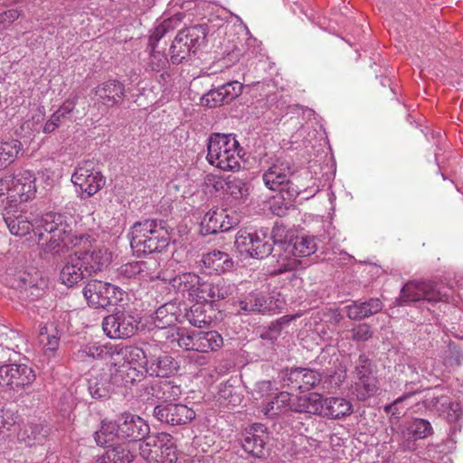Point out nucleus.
<instances>
[{
	"label": "nucleus",
	"instance_id": "obj_28",
	"mask_svg": "<svg viewBox=\"0 0 463 463\" xmlns=\"http://www.w3.org/2000/svg\"><path fill=\"white\" fill-rule=\"evenodd\" d=\"M117 350L116 345L90 343L82 347L79 354L80 358L108 361L117 366L119 364V359L116 357Z\"/></svg>",
	"mask_w": 463,
	"mask_h": 463
},
{
	"label": "nucleus",
	"instance_id": "obj_51",
	"mask_svg": "<svg viewBox=\"0 0 463 463\" xmlns=\"http://www.w3.org/2000/svg\"><path fill=\"white\" fill-rule=\"evenodd\" d=\"M174 308L173 305H164L156 309L154 316V324L158 328H165L172 326L176 317L170 309Z\"/></svg>",
	"mask_w": 463,
	"mask_h": 463
},
{
	"label": "nucleus",
	"instance_id": "obj_8",
	"mask_svg": "<svg viewBox=\"0 0 463 463\" xmlns=\"http://www.w3.org/2000/svg\"><path fill=\"white\" fill-rule=\"evenodd\" d=\"M72 184L78 188L82 199L97 194L105 184V177L96 168L93 161H83L78 165L71 175Z\"/></svg>",
	"mask_w": 463,
	"mask_h": 463
},
{
	"label": "nucleus",
	"instance_id": "obj_4",
	"mask_svg": "<svg viewBox=\"0 0 463 463\" xmlns=\"http://www.w3.org/2000/svg\"><path fill=\"white\" fill-rule=\"evenodd\" d=\"M234 244L238 250L250 257L262 260L271 254L275 241L268 228L258 230H240L235 236Z\"/></svg>",
	"mask_w": 463,
	"mask_h": 463
},
{
	"label": "nucleus",
	"instance_id": "obj_61",
	"mask_svg": "<svg viewBox=\"0 0 463 463\" xmlns=\"http://www.w3.org/2000/svg\"><path fill=\"white\" fill-rule=\"evenodd\" d=\"M286 195H282V198L274 199L270 202L269 209L271 213L277 216H285L288 210L293 206L290 203H286Z\"/></svg>",
	"mask_w": 463,
	"mask_h": 463
},
{
	"label": "nucleus",
	"instance_id": "obj_19",
	"mask_svg": "<svg viewBox=\"0 0 463 463\" xmlns=\"http://www.w3.org/2000/svg\"><path fill=\"white\" fill-rule=\"evenodd\" d=\"M433 432L430 422L425 419L415 418L407 426L406 430L401 434L399 449L402 451H411L415 449V440L425 439Z\"/></svg>",
	"mask_w": 463,
	"mask_h": 463
},
{
	"label": "nucleus",
	"instance_id": "obj_47",
	"mask_svg": "<svg viewBox=\"0 0 463 463\" xmlns=\"http://www.w3.org/2000/svg\"><path fill=\"white\" fill-rule=\"evenodd\" d=\"M378 390L376 377H365L356 379L354 383V391L357 399L360 401H365L369 397L373 396Z\"/></svg>",
	"mask_w": 463,
	"mask_h": 463
},
{
	"label": "nucleus",
	"instance_id": "obj_14",
	"mask_svg": "<svg viewBox=\"0 0 463 463\" xmlns=\"http://www.w3.org/2000/svg\"><path fill=\"white\" fill-rule=\"evenodd\" d=\"M159 279L168 281L171 288L183 298L199 301L203 281L195 273L184 272L173 278H166L161 272Z\"/></svg>",
	"mask_w": 463,
	"mask_h": 463
},
{
	"label": "nucleus",
	"instance_id": "obj_18",
	"mask_svg": "<svg viewBox=\"0 0 463 463\" xmlns=\"http://www.w3.org/2000/svg\"><path fill=\"white\" fill-rule=\"evenodd\" d=\"M282 305L279 298L260 292L250 293L239 301L241 310L246 313H275L282 308Z\"/></svg>",
	"mask_w": 463,
	"mask_h": 463
},
{
	"label": "nucleus",
	"instance_id": "obj_16",
	"mask_svg": "<svg viewBox=\"0 0 463 463\" xmlns=\"http://www.w3.org/2000/svg\"><path fill=\"white\" fill-rule=\"evenodd\" d=\"M317 191L318 189L315 187V182L307 171L294 169L288 184L285 188L284 195L288 201H293L299 195H302L303 200H308L315 196Z\"/></svg>",
	"mask_w": 463,
	"mask_h": 463
},
{
	"label": "nucleus",
	"instance_id": "obj_7",
	"mask_svg": "<svg viewBox=\"0 0 463 463\" xmlns=\"http://www.w3.org/2000/svg\"><path fill=\"white\" fill-rule=\"evenodd\" d=\"M206 38V30L196 25L181 30L170 46V60L174 64L181 63L202 45Z\"/></svg>",
	"mask_w": 463,
	"mask_h": 463
},
{
	"label": "nucleus",
	"instance_id": "obj_30",
	"mask_svg": "<svg viewBox=\"0 0 463 463\" xmlns=\"http://www.w3.org/2000/svg\"><path fill=\"white\" fill-rule=\"evenodd\" d=\"M323 406L324 398L317 392H312L293 400L291 411L322 416Z\"/></svg>",
	"mask_w": 463,
	"mask_h": 463
},
{
	"label": "nucleus",
	"instance_id": "obj_36",
	"mask_svg": "<svg viewBox=\"0 0 463 463\" xmlns=\"http://www.w3.org/2000/svg\"><path fill=\"white\" fill-rule=\"evenodd\" d=\"M10 383L9 388L19 390L28 386L35 380V374L33 369L25 364H10Z\"/></svg>",
	"mask_w": 463,
	"mask_h": 463
},
{
	"label": "nucleus",
	"instance_id": "obj_34",
	"mask_svg": "<svg viewBox=\"0 0 463 463\" xmlns=\"http://www.w3.org/2000/svg\"><path fill=\"white\" fill-rule=\"evenodd\" d=\"M77 252L80 260H84L85 269L90 276L101 270L110 260V254L104 248L95 249L92 251Z\"/></svg>",
	"mask_w": 463,
	"mask_h": 463
},
{
	"label": "nucleus",
	"instance_id": "obj_39",
	"mask_svg": "<svg viewBox=\"0 0 463 463\" xmlns=\"http://www.w3.org/2000/svg\"><path fill=\"white\" fill-rule=\"evenodd\" d=\"M118 419L115 421L102 420L100 422L99 430L94 432V439L98 446H107L112 442L116 438L119 439V428Z\"/></svg>",
	"mask_w": 463,
	"mask_h": 463
},
{
	"label": "nucleus",
	"instance_id": "obj_22",
	"mask_svg": "<svg viewBox=\"0 0 463 463\" xmlns=\"http://www.w3.org/2000/svg\"><path fill=\"white\" fill-rule=\"evenodd\" d=\"M269 439L265 426L254 424L245 432L241 440V446L245 452L255 458H261L264 455L265 446Z\"/></svg>",
	"mask_w": 463,
	"mask_h": 463
},
{
	"label": "nucleus",
	"instance_id": "obj_43",
	"mask_svg": "<svg viewBox=\"0 0 463 463\" xmlns=\"http://www.w3.org/2000/svg\"><path fill=\"white\" fill-rule=\"evenodd\" d=\"M203 302L196 301L185 314L189 323L198 328H203L212 322V317L206 314L205 305Z\"/></svg>",
	"mask_w": 463,
	"mask_h": 463
},
{
	"label": "nucleus",
	"instance_id": "obj_56",
	"mask_svg": "<svg viewBox=\"0 0 463 463\" xmlns=\"http://www.w3.org/2000/svg\"><path fill=\"white\" fill-rule=\"evenodd\" d=\"M202 103L210 108H215L226 103L224 97H222L221 86L209 90L205 95H203L202 98Z\"/></svg>",
	"mask_w": 463,
	"mask_h": 463
},
{
	"label": "nucleus",
	"instance_id": "obj_26",
	"mask_svg": "<svg viewBox=\"0 0 463 463\" xmlns=\"http://www.w3.org/2000/svg\"><path fill=\"white\" fill-rule=\"evenodd\" d=\"M286 381L292 388L305 392L314 388L321 382V374L311 369L297 367L289 371Z\"/></svg>",
	"mask_w": 463,
	"mask_h": 463
},
{
	"label": "nucleus",
	"instance_id": "obj_1",
	"mask_svg": "<svg viewBox=\"0 0 463 463\" xmlns=\"http://www.w3.org/2000/svg\"><path fill=\"white\" fill-rule=\"evenodd\" d=\"M130 246L137 253L150 254L165 249L170 236L163 220L145 219L130 229Z\"/></svg>",
	"mask_w": 463,
	"mask_h": 463
},
{
	"label": "nucleus",
	"instance_id": "obj_63",
	"mask_svg": "<svg viewBox=\"0 0 463 463\" xmlns=\"http://www.w3.org/2000/svg\"><path fill=\"white\" fill-rule=\"evenodd\" d=\"M172 439L171 435L166 433H161L158 435H153V436H146L144 439V444L146 447L152 448V447H160L164 446L165 442H170Z\"/></svg>",
	"mask_w": 463,
	"mask_h": 463
},
{
	"label": "nucleus",
	"instance_id": "obj_24",
	"mask_svg": "<svg viewBox=\"0 0 463 463\" xmlns=\"http://www.w3.org/2000/svg\"><path fill=\"white\" fill-rule=\"evenodd\" d=\"M178 365L175 360L166 353L160 352L158 354L149 352L146 373L155 377H168L177 371Z\"/></svg>",
	"mask_w": 463,
	"mask_h": 463
},
{
	"label": "nucleus",
	"instance_id": "obj_20",
	"mask_svg": "<svg viewBox=\"0 0 463 463\" xmlns=\"http://www.w3.org/2000/svg\"><path fill=\"white\" fill-rule=\"evenodd\" d=\"M157 261L151 259L146 261H133L122 264L117 270L119 279H156L161 278V271H156Z\"/></svg>",
	"mask_w": 463,
	"mask_h": 463
},
{
	"label": "nucleus",
	"instance_id": "obj_55",
	"mask_svg": "<svg viewBox=\"0 0 463 463\" xmlns=\"http://www.w3.org/2000/svg\"><path fill=\"white\" fill-rule=\"evenodd\" d=\"M25 433L29 439V445L32 446L35 443H42L48 434V430L40 424H32L25 430Z\"/></svg>",
	"mask_w": 463,
	"mask_h": 463
},
{
	"label": "nucleus",
	"instance_id": "obj_17",
	"mask_svg": "<svg viewBox=\"0 0 463 463\" xmlns=\"http://www.w3.org/2000/svg\"><path fill=\"white\" fill-rule=\"evenodd\" d=\"M118 365L110 374L118 392L126 395L132 390V386L144 380L146 375V370L128 364H118Z\"/></svg>",
	"mask_w": 463,
	"mask_h": 463
},
{
	"label": "nucleus",
	"instance_id": "obj_44",
	"mask_svg": "<svg viewBox=\"0 0 463 463\" xmlns=\"http://www.w3.org/2000/svg\"><path fill=\"white\" fill-rule=\"evenodd\" d=\"M22 144L16 139L4 141L0 143V168H6L10 164L14 162L19 152L21 151Z\"/></svg>",
	"mask_w": 463,
	"mask_h": 463
},
{
	"label": "nucleus",
	"instance_id": "obj_60",
	"mask_svg": "<svg viewBox=\"0 0 463 463\" xmlns=\"http://www.w3.org/2000/svg\"><path fill=\"white\" fill-rule=\"evenodd\" d=\"M351 339L356 342H365L373 335V331L368 324H359L351 330Z\"/></svg>",
	"mask_w": 463,
	"mask_h": 463
},
{
	"label": "nucleus",
	"instance_id": "obj_50",
	"mask_svg": "<svg viewBox=\"0 0 463 463\" xmlns=\"http://www.w3.org/2000/svg\"><path fill=\"white\" fill-rule=\"evenodd\" d=\"M226 193L234 199H244L249 195L248 184L237 177H229L226 181Z\"/></svg>",
	"mask_w": 463,
	"mask_h": 463
},
{
	"label": "nucleus",
	"instance_id": "obj_48",
	"mask_svg": "<svg viewBox=\"0 0 463 463\" xmlns=\"http://www.w3.org/2000/svg\"><path fill=\"white\" fill-rule=\"evenodd\" d=\"M200 457H194L192 458H179L176 448L173 443L165 442L161 448V463H200Z\"/></svg>",
	"mask_w": 463,
	"mask_h": 463
},
{
	"label": "nucleus",
	"instance_id": "obj_58",
	"mask_svg": "<svg viewBox=\"0 0 463 463\" xmlns=\"http://www.w3.org/2000/svg\"><path fill=\"white\" fill-rule=\"evenodd\" d=\"M163 391L162 402L167 403H172L173 401L179 399L182 393L180 386L175 384L172 381H164Z\"/></svg>",
	"mask_w": 463,
	"mask_h": 463
},
{
	"label": "nucleus",
	"instance_id": "obj_41",
	"mask_svg": "<svg viewBox=\"0 0 463 463\" xmlns=\"http://www.w3.org/2000/svg\"><path fill=\"white\" fill-rule=\"evenodd\" d=\"M291 395L288 392L278 393L265 407V414L269 417L279 415L286 411H291Z\"/></svg>",
	"mask_w": 463,
	"mask_h": 463
},
{
	"label": "nucleus",
	"instance_id": "obj_6",
	"mask_svg": "<svg viewBox=\"0 0 463 463\" xmlns=\"http://www.w3.org/2000/svg\"><path fill=\"white\" fill-rule=\"evenodd\" d=\"M83 295L89 306L94 308H107L122 303L127 293L110 283L90 280L84 287Z\"/></svg>",
	"mask_w": 463,
	"mask_h": 463
},
{
	"label": "nucleus",
	"instance_id": "obj_38",
	"mask_svg": "<svg viewBox=\"0 0 463 463\" xmlns=\"http://www.w3.org/2000/svg\"><path fill=\"white\" fill-rule=\"evenodd\" d=\"M76 106V100L67 99L65 100L59 109L51 116V118L45 122L43 126L44 133H52L61 124L68 118L70 114L74 110Z\"/></svg>",
	"mask_w": 463,
	"mask_h": 463
},
{
	"label": "nucleus",
	"instance_id": "obj_23",
	"mask_svg": "<svg viewBox=\"0 0 463 463\" xmlns=\"http://www.w3.org/2000/svg\"><path fill=\"white\" fill-rule=\"evenodd\" d=\"M383 307V304L380 298H372L352 301L344 307V310L349 319L360 321L379 313Z\"/></svg>",
	"mask_w": 463,
	"mask_h": 463
},
{
	"label": "nucleus",
	"instance_id": "obj_13",
	"mask_svg": "<svg viewBox=\"0 0 463 463\" xmlns=\"http://www.w3.org/2000/svg\"><path fill=\"white\" fill-rule=\"evenodd\" d=\"M11 287L19 292L21 299L33 301L43 294L46 282L38 272H22L12 279Z\"/></svg>",
	"mask_w": 463,
	"mask_h": 463
},
{
	"label": "nucleus",
	"instance_id": "obj_53",
	"mask_svg": "<svg viewBox=\"0 0 463 463\" xmlns=\"http://www.w3.org/2000/svg\"><path fill=\"white\" fill-rule=\"evenodd\" d=\"M195 333L186 328H178L175 335H173V336L180 347L188 351H195Z\"/></svg>",
	"mask_w": 463,
	"mask_h": 463
},
{
	"label": "nucleus",
	"instance_id": "obj_32",
	"mask_svg": "<svg viewBox=\"0 0 463 463\" xmlns=\"http://www.w3.org/2000/svg\"><path fill=\"white\" fill-rule=\"evenodd\" d=\"M203 262L209 272L217 274L231 271L234 267V261L226 252L213 250L203 256Z\"/></svg>",
	"mask_w": 463,
	"mask_h": 463
},
{
	"label": "nucleus",
	"instance_id": "obj_42",
	"mask_svg": "<svg viewBox=\"0 0 463 463\" xmlns=\"http://www.w3.org/2000/svg\"><path fill=\"white\" fill-rule=\"evenodd\" d=\"M224 217L225 210L207 212L201 221V233L205 236L219 232L222 229V218Z\"/></svg>",
	"mask_w": 463,
	"mask_h": 463
},
{
	"label": "nucleus",
	"instance_id": "obj_57",
	"mask_svg": "<svg viewBox=\"0 0 463 463\" xmlns=\"http://www.w3.org/2000/svg\"><path fill=\"white\" fill-rule=\"evenodd\" d=\"M149 67L154 71H160L167 67L168 59L162 52L156 51V48H150Z\"/></svg>",
	"mask_w": 463,
	"mask_h": 463
},
{
	"label": "nucleus",
	"instance_id": "obj_45",
	"mask_svg": "<svg viewBox=\"0 0 463 463\" xmlns=\"http://www.w3.org/2000/svg\"><path fill=\"white\" fill-rule=\"evenodd\" d=\"M283 242H280L275 250L274 258L277 259V266L274 269L276 274H281L289 270H294L298 267L297 257L293 256L292 253H288L282 250Z\"/></svg>",
	"mask_w": 463,
	"mask_h": 463
},
{
	"label": "nucleus",
	"instance_id": "obj_40",
	"mask_svg": "<svg viewBox=\"0 0 463 463\" xmlns=\"http://www.w3.org/2000/svg\"><path fill=\"white\" fill-rule=\"evenodd\" d=\"M9 232L15 236H24L30 232L33 224L24 214H14L7 213L4 217Z\"/></svg>",
	"mask_w": 463,
	"mask_h": 463
},
{
	"label": "nucleus",
	"instance_id": "obj_59",
	"mask_svg": "<svg viewBox=\"0 0 463 463\" xmlns=\"http://www.w3.org/2000/svg\"><path fill=\"white\" fill-rule=\"evenodd\" d=\"M221 90H222V97H224L225 102L230 103L241 93L242 84L236 80L227 82L221 86Z\"/></svg>",
	"mask_w": 463,
	"mask_h": 463
},
{
	"label": "nucleus",
	"instance_id": "obj_15",
	"mask_svg": "<svg viewBox=\"0 0 463 463\" xmlns=\"http://www.w3.org/2000/svg\"><path fill=\"white\" fill-rule=\"evenodd\" d=\"M119 439L133 443L143 440L149 433L148 424L139 416L124 412L118 418Z\"/></svg>",
	"mask_w": 463,
	"mask_h": 463
},
{
	"label": "nucleus",
	"instance_id": "obj_37",
	"mask_svg": "<svg viewBox=\"0 0 463 463\" xmlns=\"http://www.w3.org/2000/svg\"><path fill=\"white\" fill-rule=\"evenodd\" d=\"M222 345V337L216 331H200L195 333V351L208 353L215 351Z\"/></svg>",
	"mask_w": 463,
	"mask_h": 463
},
{
	"label": "nucleus",
	"instance_id": "obj_62",
	"mask_svg": "<svg viewBox=\"0 0 463 463\" xmlns=\"http://www.w3.org/2000/svg\"><path fill=\"white\" fill-rule=\"evenodd\" d=\"M442 406L444 407V410L442 411L443 413H446V418L448 421L449 422H455L457 421L461 413L462 410L458 402H443Z\"/></svg>",
	"mask_w": 463,
	"mask_h": 463
},
{
	"label": "nucleus",
	"instance_id": "obj_54",
	"mask_svg": "<svg viewBox=\"0 0 463 463\" xmlns=\"http://www.w3.org/2000/svg\"><path fill=\"white\" fill-rule=\"evenodd\" d=\"M374 377L372 362L365 354H360L355 364V378Z\"/></svg>",
	"mask_w": 463,
	"mask_h": 463
},
{
	"label": "nucleus",
	"instance_id": "obj_21",
	"mask_svg": "<svg viewBox=\"0 0 463 463\" xmlns=\"http://www.w3.org/2000/svg\"><path fill=\"white\" fill-rule=\"evenodd\" d=\"M36 177L32 171L24 170L14 175L12 202L25 203L35 196Z\"/></svg>",
	"mask_w": 463,
	"mask_h": 463
},
{
	"label": "nucleus",
	"instance_id": "obj_49",
	"mask_svg": "<svg viewBox=\"0 0 463 463\" xmlns=\"http://www.w3.org/2000/svg\"><path fill=\"white\" fill-rule=\"evenodd\" d=\"M180 20L177 18H169L164 20L158 26L155 28L149 36L148 46L156 48L157 43L169 31L174 30Z\"/></svg>",
	"mask_w": 463,
	"mask_h": 463
},
{
	"label": "nucleus",
	"instance_id": "obj_33",
	"mask_svg": "<svg viewBox=\"0 0 463 463\" xmlns=\"http://www.w3.org/2000/svg\"><path fill=\"white\" fill-rule=\"evenodd\" d=\"M116 357L119 359V364L124 361L123 364H131L137 368H146L148 364L149 353L139 348L137 346H123L117 345Z\"/></svg>",
	"mask_w": 463,
	"mask_h": 463
},
{
	"label": "nucleus",
	"instance_id": "obj_27",
	"mask_svg": "<svg viewBox=\"0 0 463 463\" xmlns=\"http://www.w3.org/2000/svg\"><path fill=\"white\" fill-rule=\"evenodd\" d=\"M199 301H216L228 298L235 290V285L219 278L211 282L203 281Z\"/></svg>",
	"mask_w": 463,
	"mask_h": 463
},
{
	"label": "nucleus",
	"instance_id": "obj_52",
	"mask_svg": "<svg viewBox=\"0 0 463 463\" xmlns=\"http://www.w3.org/2000/svg\"><path fill=\"white\" fill-rule=\"evenodd\" d=\"M289 319L282 317L276 321L271 322L267 327L263 329L260 337L269 341H275L281 335L284 326L288 325Z\"/></svg>",
	"mask_w": 463,
	"mask_h": 463
},
{
	"label": "nucleus",
	"instance_id": "obj_9",
	"mask_svg": "<svg viewBox=\"0 0 463 463\" xmlns=\"http://www.w3.org/2000/svg\"><path fill=\"white\" fill-rule=\"evenodd\" d=\"M140 319L138 315L132 312L118 311L103 319L102 329L109 338H128L137 331Z\"/></svg>",
	"mask_w": 463,
	"mask_h": 463
},
{
	"label": "nucleus",
	"instance_id": "obj_12",
	"mask_svg": "<svg viewBox=\"0 0 463 463\" xmlns=\"http://www.w3.org/2000/svg\"><path fill=\"white\" fill-rule=\"evenodd\" d=\"M153 415L160 422L176 426L189 423L196 414L192 408L182 403H162L154 408Z\"/></svg>",
	"mask_w": 463,
	"mask_h": 463
},
{
	"label": "nucleus",
	"instance_id": "obj_35",
	"mask_svg": "<svg viewBox=\"0 0 463 463\" xmlns=\"http://www.w3.org/2000/svg\"><path fill=\"white\" fill-rule=\"evenodd\" d=\"M353 411L352 404L349 401L342 397L324 398L322 417L329 419H340L350 415Z\"/></svg>",
	"mask_w": 463,
	"mask_h": 463
},
{
	"label": "nucleus",
	"instance_id": "obj_46",
	"mask_svg": "<svg viewBox=\"0 0 463 463\" xmlns=\"http://www.w3.org/2000/svg\"><path fill=\"white\" fill-rule=\"evenodd\" d=\"M114 463H131L135 458V444L122 443L112 446L108 449Z\"/></svg>",
	"mask_w": 463,
	"mask_h": 463
},
{
	"label": "nucleus",
	"instance_id": "obj_3",
	"mask_svg": "<svg viewBox=\"0 0 463 463\" xmlns=\"http://www.w3.org/2000/svg\"><path fill=\"white\" fill-rule=\"evenodd\" d=\"M34 232L38 233L39 240H43V232L51 235L48 239V247L55 252L59 251L61 243L66 245L72 242L71 234L72 232L71 217L61 213H47L36 221L33 228Z\"/></svg>",
	"mask_w": 463,
	"mask_h": 463
},
{
	"label": "nucleus",
	"instance_id": "obj_29",
	"mask_svg": "<svg viewBox=\"0 0 463 463\" xmlns=\"http://www.w3.org/2000/svg\"><path fill=\"white\" fill-rule=\"evenodd\" d=\"M88 392L95 400H107L113 392H118V388L113 383L111 374L99 373L91 376L87 383Z\"/></svg>",
	"mask_w": 463,
	"mask_h": 463
},
{
	"label": "nucleus",
	"instance_id": "obj_10",
	"mask_svg": "<svg viewBox=\"0 0 463 463\" xmlns=\"http://www.w3.org/2000/svg\"><path fill=\"white\" fill-rule=\"evenodd\" d=\"M94 106L107 113L109 108L122 103L125 98V85L118 80H109L99 84L93 90Z\"/></svg>",
	"mask_w": 463,
	"mask_h": 463
},
{
	"label": "nucleus",
	"instance_id": "obj_31",
	"mask_svg": "<svg viewBox=\"0 0 463 463\" xmlns=\"http://www.w3.org/2000/svg\"><path fill=\"white\" fill-rule=\"evenodd\" d=\"M281 248L297 258L308 257L317 250V238L313 236L297 237L294 241H283Z\"/></svg>",
	"mask_w": 463,
	"mask_h": 463
},
{
	"label": "nucleus",
	"instance_id": "obj_64",
	"mask_svg": "<svg viewBox=\"0 0 463 463\" xmlns=\"http://www.w3.org/2000/svg\"><path fill=\"white\" fill-rule=\"evenodd\" d=\"M19 17L17 9H8L0 12V30L5 29Z\"/></svg>",
	"mask_w": 463,
	"mask_h": 463
},
{
	"label": "nucleus",
	"instance_id": "obj_11",
	"mask_svg": "<svg viewBox=\"0 0 463 463\" xmlns=\"http://www.w3.org/2000/svg\"><path fill=\"white\" fill-rule=\"evenodd\" d=\"M294 169L290 161L278 159L262 175L265 186L284 195Z\"/></svg>",
	"mask_w": 463,
	"mask_h": 463
},
{
	"label": "nucleus",
	"instance_id": "obj_5",
	"mask_svg": "<svg viewBox=\"0 0 463 463\" xmlns=\"http://www.w3.org/2000/svg\"><path fill=\"white\" fill-rule=\"evenodd\" d=\"M449 295L433 281H409L401 289L396 302L399 306L412 303H430L448 301Z\"/></svg>",
	"mask_w": 463,
	"mask_h": 463
},
{
	"label": "nucleus",
	"instance_id": "obj_25",
	"mask_svg": "<svg viewBox=\"0 0 463 463\" xmlns=\"http://www.w3.org/2000/svg\"><path fill=\"white\" fill-rule=\"evenodd\" d=\"M90 276L84 266V260H80L79 253L70 255L60 273V279L68 287H72L84 278Z\"/></svg>",
	"mask_w": 463,
	"mask_h": 463
},
{
	"label": "nucleus",
	"instance_id": "obj_2",
	"mask_svg": "<svg viewBox=\"0 0 463 463\" xmlns=\"http://www.w3.org/2000/svg\"><path fill=\"white\" fill-rule=\"evenodd\" d=\"M239 142L232 134L213 133L208 143L207 160L223 171L240 167Z\"/></svg>",
	"mask_w": 463,
	"mask_h": 463
}]
</instances>
